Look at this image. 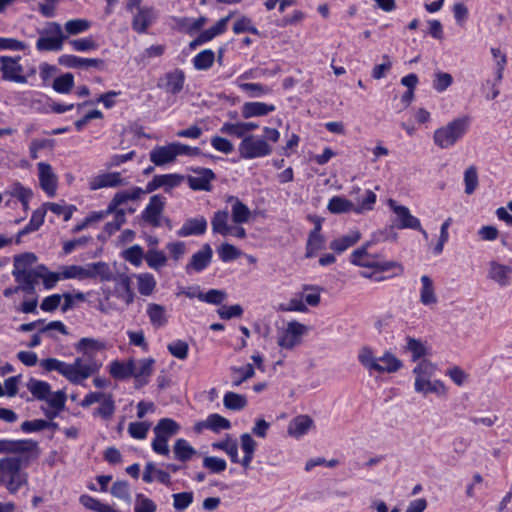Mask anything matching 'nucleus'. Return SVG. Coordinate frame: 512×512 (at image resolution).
Listing matches in <instances>:
<instances>
[{"label":"nucleus","mask_w":512,"mask_h":512,"mask_svg":"<svg viewBox=\"0 0 512 512\" xmlns=\"http://www.w3.org/2000/svg\"><path fill=\"white\" fill-rule=\"evenodd\" d=\"M102 344L93 338H81L75 345L77 352H83L82 357H77L73 363H66L56 358H46L40 361V366L47 372L56 371L65 377L72 384H82V382L95 373L101 367L94 356L87 353L88 349H100Z\"/></svg>","instance_id":"f257e3e1"},{"label":"nucleus","mask_w":512,"mask_h":512,"mask_svg":"<svg viewBox=\"0 0 512 512\" xmlns=\"http://www.w3.org/2000/svg\"><path fill=\"white\" fill-rule=\"evenodd\" d=\"M358 361L370 374L372 372L395 373L403 366L402 361L390 351H385L381 357L377 358L369 346L360 349Z\"/></svg>","instance_id":"f03ea898"},{"label":"nucleus","mask_w":512,"mask_h":512,"mask_svg":"<svg viewBox=\"0 0 512 512\" xmlns=\"http://www.w3.org/2000/svg\"><path fill=\"white\" fill-rule=\"evenodd\" d=\"M470 118L468 116L458 117L445 126L435 130L433 140L435 145L441 149L454 146L468 131Z\"/></svg>","instance_id":"7ed1b4c3"},{"label":"nucleus","mask_w":512,"mask_h":512,"mask_svg":"<svg viewBox=\"0 0 512 512\" xmlns=\"http://www.w3.org/2000/svg\"><path fill=\"white\" fill-rule=\"evenodd\" d=\"M22 461L18 457H7L0 460V480L7 490L14 494L27 483V474L21 471Z\"/></svg>","instance_id":"20e7f679"},{"label":"nucleus","mask_w":512,"mask_h":512,"mask_svg":"<svg viewBox=\"0 0 512 512\" xmlns=\"http://www.w3.org/2000/svg\"><path fill=\"white\" fill-rule=\"evenodd\" d=\"M39 38L36 41V49L39 52L61 51L67 40L62 26L58 22H48L45 27L38 30Z\"/></svg>","instance_id":"39448f33"},{"label":"nucleus","mask_w":512,"mask_h":512,"mask_svg":"<svg viewBox=\"0 0 512 512\" xmlns=\"http://www.w3.org/2000/svg\"><path fill=\"white\" fill-rule=\"evenodd\" d=\"M238 150L243 159L261 158L272 153V147L264 139L253 135L244 137Z\"/></svg>","instance_id":"423d86ee"},{"label":"nucleus","mask_w":512,"mask_h":512,"mask_svg":"<svg viewBox=\"0 0 512 512\" xmlns=\"http://www.w3.org/2000/svg\"><path fill=\"white\" fill-rule=\"evenodd\" d=\"M21 56H0V71L2 79L15 83H27V77L23 75L24 68L20 64Z\"/></svg>","instance_id":"0eeeda50"},{"label":"nucleus","mask_w":512,"mask_h":512,"mask_svg":"<svg viewBox=\"0 0 512 512\" xmlns=\"http://www.w3.org/2000/svg\"><path fill=\"white\" fill-rule=\"evenodd\" d=\"M307 330V326L300 322H288L287 327L279 336L277 343L283 349L292 350L294 347L301 344L302 337L306 334Z\"/></svg>","instance_id":"6e6552de"},{"label":"nucleus","mask_w":512,"mask_h":512,"mask_svg":"<svg viewBox=\"0 0 512 512\" xmlns=\"http://www.w3.org/2000/svg\"><path fill=\"white\" fill-rule=\"evenodd\" d=\"M166 205V198L161 194L153 195L141 212V220L152 227L161 226V216Z\"/></svg>","instance_id":"1a4fd4ad"},{"label":"nucleus","mask_w":512,"mask_h":512,"mask_svg":"<svg viewBox=\"0 0 512 512\" xmlns=\"http://www.w3.org/2000/svg\"><path fill=\"white\" fill-rule=\"evenodd\" d=\"M135 10L131 27L138 34H144L156 22L158 12L152 6H143Z\"/></svg>","instance_id":"9d476101"},{"label":"nucleus","mask_w":512,"mask_h":512,"mask_svg":"<svg viewBox=\"0 0 512 512\" xmlns=\"http://www.w3.org/2000/svg\"><path fill=\"white\" fill-rule=\"evenodd\" d=\"M0 453H31L37 458L39 455V446L38 442L32 439H0Z\"/></svg>","instance_id":"9b49d317"},{"label":"nucleus","mask_w":512,"mask_h":512,"mask_svg":"<svg viewBox=\"0 0 512 512\" xmlns=\"http://www.w3.org/2000/svg\"><path fill=\"white\" fill-rule=\"evenodd\" d=\"M12 275L22 292L26 295L36 294V285L42 276V272L39 271V266L35 269L25 271H12Z\"/></svg>","instance_id":"f8f14e48"},{"label":"nucleus","mask_w":512,"mask_h":512,"mask_svg":"<svg viewBox=\"0 0 512 512\" xmlns=\"http://www.w3.org/2000/svg\"><path fill=\"white\" fill-rule=\"evenodd\" d=\"M195 175H189L187 182L189 187L194 191H211V182L216 178L215 173L209 168H191Z\"/></svg>","instance_id":"ddd939ff"},{"label":"nucleus","mask_w":512,"mask_h":512,"mask_svg":"<svg viewBox=\"0 0 512 512\" xmlns=\"http://www.w3.org/2000/svg\"><path fill=\"white\" fill-rule=\"evenodd\" d=\"M212 257L213 250L210 244H204L200 250H198L191 256L190 261L186 264V273L192 274L193 272H202L210 265Z\"/></svg>","instance_id":"4468645a"},{"label":"nucleus","mask_w":512,"mask_h":512,"mask_svg":"<svg viewBox=\"0 0 512 512\" xmlns=\"http://www.w3.org/2000/svg\"><path fill=\"white\" fill-rule=\"evenodd\" d=\"M37 168L41 188L48 196H54L57 189V177L53 173L51 165L45 162H39Z\"/></svg>","instance_id":"2eb2a0df"},{"label":"nucleus","mask_w":512,"mask_h":512,"mask_svg":"<svg viewBox=\"0 0 512 512\" xmlns=\"http://www.w3.org/2000/svg\"><path fill=\"white\" fill-rule=\"evenodd\" d=\"M390 206L393 212L397 215V228L399 229H420V220L413 216L409 209L403 205H396L393 200H390Z\"/></svg>","instance_id":"dca6fc26"},{"label":"nucleus","mask_w":512,"mask_h":512,"mask_svg":"<svg viewBox=\"0 0 512 512\" xmlns=\"http://www.w3.org/2000/svg\"><path fill=\"white\" fill-rule=\"evenodd\" d=\"M207 220L204 216L188 218L176 232L179 237L203 235L207 230Z\"/></svg>","instance_id":"f3484780"},{"label":"nucleus","mask_w":512,"mask_h":512,"mask_svg":"<svg viewBox=\"0 0 512 512\" xmlns=\"http://www.w3.org/2000/svg\"><path fill=\"white\" fill-rule=\"evenodd\" d=\"M124 184L120 172L103 173L89 181V188L93 191L106 187H118Z\"/></svg>","instance_id":"a211bd4d"},{"label":"nucleus","mask_w":512,"mask_h":512,"mask_svg":"<svg viewBox=\"0 0 512 512\" xmlns=\"http://www.w3.org/2000/svg\"><path fill=\"white\" fill-rule=\"evenodd\" d=\"M370 246L371 242H366L360 248L354 250L350 256V262L356 266L375 269L378 258L368 253L367 250Z\"/></svg>","instance_id":"6ab92c4d"},{"label":"nucleus","mask_w":512,"mask_h":512,"mask_svg":"<svg viewBox=\"0 0 512 512\" xmlns=\"http://www.w3.org/2000/svg\"><path fill=\"white\" fill-rule=\"evenodd\" d=\"M142 196V188L141 187H132L129 190L118 191L111 201L108 203L109 211H119L121 208L119 206L127 203L128 201H136L140 199Z\"/></svg>","instance_id":"aec40b11"},{"label":"nucleus","mask_w":512,"mask_h":512,"mask_svg":"<svg viewBox=\"0 0 512 512\" xmlns=\"http://www.w3.org/2000/svg\"><path fill=\"white\" fill-rule=\"evenodd\" d=\"M512 268L507 265L500 264L496 261L489 263L488 276L501 287H506L511 282Z\"/></svg>","instance_id":"412c9836"},{"label":"nucleus","mask_w":512,"mask_h":512,"mask_svg":"<svg viewBox=\"0 0 512 512\" xmlns=\"http://www.w3.org/2000/svg\"><path fill=\"white\" fill-rule=\"evenodd\" d=\"M177 158L173 143L165 146H156L150 152V160L156 166H163Z\"/></svg>","instance_id":"4be33fe9"},{"label":"nucleus","mask_w":512,"mask_h":512,"mask_svg":"<svg viewBox=\"0 0 512 512\" xmlns=\"http://www.w3.org/2000/svg\"><path fill=\"white\" fill-rule=\"evenodd\" d=\"M321 222L319 219L315 221V227L310 231L307 244H306V257L312 258L316 255L317 251L324 248V237L321 235Z\"/></svg>","instance_id":"5701e85b"},{"label":"nucleus","mask_w":512,"mask_h":512,"mask_svg":"<svg viewBox=\"0 0 512 512\" xmlns=\"http://www.w3.org/2000/svg\"><path fill=\"white\" fill-rule=\"evenodd\" d=\"M276 107L273 104L264 102H245L242 105L241 113L243 118L249 119L252 117L266 116L275 111Z\"/></svg>","instance_id":"b1692460"},{"label":"nucleus","mask_w":512,"mask_h":512,"mask_svg":"<svg viewBox=\"0 0 512 512\" xmlns=\"http://www.w3.org/2000/svg\"><path fill=\"white\" fill-rule=\"evenodd\" d=\"M142 480L145 483H152L154 480H157L163 485H171L170 474L162 469H158L153 462L146 463L142 475Z\"/></svg>","instance_id":"393cba45"},{"label":"nucleus","mask_w":512,"mask_h":512,"mask_svg":"<svg viewBox=\"0 0 512 512\" xmlns=\"http://www.w3.org/2000/svg\"><path fill=\"white\" fill-rule=\"evenodd\" d=\"M240 446L244 455L243 458L240 459L239 464H241L245 470H248L257 449V442L252 438L251 434L243 433L240 436Z\"/></svg>","instance_id":"a878e982"},{"label":"nucleus","mask_w":512,"mask_h":512,"mask_svg":"<svg viewBox=\"0 0 512 512\" xmlns=\"http://www.w3.org/2000/svg\"><path fill=\"white\" fill-rule=\"evenodd\" d=\"M313 423L310 416L298 415L290 421L287 432L292 437L300 438L310 430Z\"/></svg>","instance_id":"bb28decb"},{"label":"nucleus","mask_w":512,"mask_h":512,"mask_svg":"<svg viewBox=\"0 0 512 512\" xmlns=\"http://www.w3.org/2000/svg\"><path fill=\"white\" fill-rule=\"evenodd\" d=\"M165 81V90L168 93L177 95L184 87L185 73L183 70L176 68L165 74Z\"/></svg>","instance_id":"cd10ccee"},{"label":"nucleus","mask_w":512,"mask_h":512,"mask_svg":"<svg viewBox=\"0 0 512 512\" xmlns=\"http://www.w3.org/2000/svg\"><path fill=\"white\" fill-rule=\"evenodd\" d=\"M228 202L232 204L231 215L233 222L235 224L247 223L251 216V211L248 206L234 196H230Z\"/></svg>","instance_id":"c85d7f7f"},{"label":"nucleus","mask_w":512,"mask_h":512,"mask_svg":"<svg viewBox=\"0 0 512 512\" xmlns=\"http://www.w3.org/2000/svg\"><path fill=\"white\" fill-rule=\"evenodd\" d=\"M229 212L227 210H218L213 214L211 219L212 231L214 234H220L224 237L232 233L231 225H229Z\"/></svg>","instance_id":"c756f323"},{"label":"nucleus","mask_w":512,"mask_h":512,"mask_svg":"<svg viewBox=\"0 0 512 512\" xmlns=\"http://www.w3.org/2000/svg\"><path fill=\"white\" fill-rule=\"evenodd\" d=\"M361 238V233L358 230H353L347 235H343L339 238L334 239L330 243V249L341 254L353 245H355Z\"/></svg>","instance_id":"7c9ffc66"},{"label":"nucleus","mask_w":512,"mask_h":512,"mask_svg":"<svg viewBox=\"0 0 512 512\" xmlns=\"http://www.w3.org/2000/svg\"><path fill=\"white\" fill-rule=\"evenodd\" d=\"M415 390L416 392L428 394L435 393L437 395H444L446 393V387L440 380L430 381V378H416L415 379Z\"/></svg>","instance_id":"2f4dec72"},{"label":"nucleus","mask_w":512,"mask_h":512,"mask_svg":"<svg viewBox=\"0 0 512 512\" xmlns=\"http://www.w3.org/2000/svg\"><path fill=\"white\" fill-rule=\"evenodd\" d=\"M180 430L179 424L171 418H162L158 421L153 431L158 437H164L169 441Z\"/></svg>","instance_id":"473e14b6"},{"label":"nucleus","mask_w":512,"mask_h":512,"mask_svg":"<svg viewBox=\"0 0 512 512\" xmlns=\"http://www.w3.org/2000/svg\"><path fill=\"white\" fill-rule=\"evenodd\" d=\"M146 312L149 317L150 323L154 328L158 329L164 327L167 324L168 319L164 306L156 303H150L147 306Z\"/></svg>","instance_id":"72a5a7b5"},{"label":"nucleus","mask_w":512,"mask_h":512,"mask_svg":"<svg viewBox=\"0 0 512 512\" xmlns=\"http://www.w3.org/2000/svg\"><path fill=\"white\" fill-rule=\"evenodd\" d=\"M175 22L180 30L184 31L189 35H193L194 33L202 29V27L207 22V18L204 16H200L197 19H191L189 17H180L176 18Z\"/></svg>","instance_id":"f704fd0d"},{"label":"nucleus","mask_w":512,"mask_h":512,"mask_svg":"<svg viewBox=\"0 0 512 512\" xmlns=\"http://www.w3.org/2000/svg\"><path fill=\"white\" fill-rule=\"evenodd\" d=\"M173 452L175 459L181 462H187L197 454V451L192 447L189 442L183 438H179L175 441L173 446Z\"/></svg>","instance_id":"c9c22d12"},{"label":"nucleus","mask_w":512,"mask_h":512,"mask_svg":"<svg viewBox=\"0 0 512 512\" xmlns=\"http://www.w3.org/2000/svg\"><path fill=\"white\" fill-rule=\"evenodd\" d=\"M212 448L224 451L229 456L231 462H240L237 441L232 439L229 435L222 441L212 443Z\"/></svg>","instance_id":"e433bc0d"},{"label":"nucleus","mask_w":512,"mask_h":512,"mask_svg":"<svg viewBox=\"0 0 512 512\" xmlns=\"http://www.w3.org/2000/svg\"><path fill=\"white\" fill-rule=\"evenodd\" d=\"M109 372L115 379L124 380L132 377L134 374V361L130 360L127 363L115 360L111 362Z\"/></svg>","instance_id":"4c0bfd02"},{"label":"nucleus","mask_w":512,"mask_h":512,"mask_svg":"<svg viewBox=\"0 0 512 512\" xmlns=\"http://www.w3.org/2000/svg\"><path fill=\"white\" fill-rule=\"evenodd\" d=\"M421 283H422V287L420 290L421 303L426 306L437 303V296L435 294V289H434L432 279L427 275H423L421 277Z\"/></svg>","instance_id":"58836bf2"},{"label":"nucleus","mask_w":512,"mask_h":512,"mask_svg":"<svg viewBox=\"0 0 512 512\" xmlns=\"http://www.w3.org/2000/svg\"><path fill=\"white\" fill-rule=\"evenodd\" d=\"M27 389L38 400H46L51 394L50 384L35 378L29 379L27 382Z\"/></svg>","instance_id":"ea45409f"},{"label":"nucleus","mask_w":512,"mask_h":512,"mask_svg":"<svg viewBox=\"0 0 512 512\" xmlns=\"http://www.w3.org/2000/svg\"><path fill=\"white\" fill-rule=\"evenodd\" d=\"M230 371L233 387L240 386L243 382L247 381L255 375V369L252 364H246L243 367L232 366Z\"/></svg>","instance_id":"a19ab883"},{"label":"nucleus","mask_w":512,"mask_h":512,"mask_svg":"<svg viewBox=\"0 0 512 512\" xmlns=\"http://www.w3.org/2000/svg\"><path fill=\"white\" fill-rule=\"evenodd\" d=\"M88 272L91 274L88 276L89 279L99 277L101 281H111L113 280V273L109 267V265L105 262H96L88 264L87 266Z\"/></svg>","instance_id":"79ce46f5"},{"label":"nucleus","mask_w":512,"mask_h":512,"mask_svg":"<svg viewBox=\"0 0 512 512\" xmlns=\"http://www.w3.org/2000/svg\"><path fill=\"white\" fill-rule=\"evenodd\" d=\"M215 61V53L211 49H205L196 54L192 60L193 66L198 71L210 69Z\"/></svg>","instance_id":"37998d69"},{"label":"nucleus","mask_w":512,"mask_h":512,"mask_svg":"<svg viewBox=\"0 0 512 512\" xmlns=\"http://www.w3.org/2000/svg\"><path fill=\"white\" fill-rule=\"evenodd\" d=\"M185 180V176L177 173L157 175L159 188L169 193L173 188L180 186Z\"/></svg>","instance_id":"c03bdc74"},{"label":"nucleus","mask_w":512,"mask_h":512,"mask_svg":"<svg viewBox=\"0 0 512 512\" xmlns=\"http://www.w3.org/2000/svg\"><path fill=\"white\" fill-rule=\"evenodd\" d=\"M90 27L91 22L87 19H71L64 24V33L68 38L86 32Z\"/></svg>","instance_id":"a18cd8bd"},{"label":"nucleus","mask_w":512,"mask_h":512,"mask_svg":"<svg viewBox=\"0 0 512 512\" xmlns=\"http://www.w3.org/2000/svg\"><path fill=\"white\" fill-rule=\"evenodd\" d=\"M247 398L242 394L235 392H227L223 397L225 408L232 411H240L247 406Z\"/></svg>","instance_id":"49530a36"},{"label":"nucleus","mask_w":512,"mask_h":512,"mask_svg":"<svg viewBox=\"0 0 512 512\" xmlns=\"http://www.w3.org/2000/svg\"><path fill=\"white\" fill-rule=\"evenodd\" d=\"M327 208L331 213L340 214L350 211L354 212L355 204L343 197L334 196L329 200Z\"/></svg>","instance_id":"de8ad7c7"},{"label":"nucleus","mask_w":512,"mask_h":512,"mask_svg":"<svg viewBox=\"0 0 512 512\" xmlns=\"http://www.w3.org/2000/svg\"><path fill=\"white\" fill-rule=\"evenodd\" d=\"M203 425L206 429L213 432H220L221 430H228L231 428L230 421L217 413L210 414L204 421Z\"/></svg>","instance_id":"09e8293b"},{"label":"nucleus","mask_w":512,"mask_h":512,"mask_svg":"<svg viewBox=\"0 0 512 512\" xmlns=\"http://www.w3.org/2000/svg\"><path fill=\"white\" fill-rule=\"evenodd\" d=\"M60 275L62 279H88V276L91 274L88 272L87 267H83L80 265H69L63 266L60 271Z\"/></svg>","instance_id":"8fccbe9b"},{"label":"nucleus","mask_w":512,"mask_h":512,"mask_svg":"<svg viewBox=\"0 0 512 512\" xmlns=\"http://www.w3.org/2000/svg\"><path fill=\"white\" fill-rule=\"evenodd\" d=\"M37 261V256L32 252H26L20 255H16L13 261L12 271H25L33 269L32 265Z\"/></svg>","instance_id":"3c124183"},{"label":"nucleus","mask_w":512,"mask_h":512,"mask_svg":"<svg viewBox=\"0 0 512 512\" xmlns=\"http://www.w3.org/2000/svg\"><path fill=\"white\" fill-rule=\"evenodd\" d=\"M377 196L372 190H366L364 195L358 199L357 205H355L354 212L362 214L366 211H371L376 203Z\"/></svg>","instance_id":"603ef678"},{"label":"nucleus","mask_w":512,"mask_h":512,"mask_svg":"<svg viewBox=\"0 0 512 512\" xmlns=\"http://www.w3.org/2000/svg\"><path fill=\"white\" fill-rule=\"evenodd\" d=\"M46 215V208L36 209L30 218L29 223L22 229V234H29L31 232L37 231L44 223Z\"/></svg>","instance_id":"864d4df0"},{"label":"nucleus","mask_w":512,"mask_h":512,"mask_svg":"<svg viewBox=\"0 0 512 512\" xmlns=\"http://www.w3.org/2000/svg\"><path fill=\"white\" fill-rule=\"evenodd\" d=\"M53 89L61 94L69 93L74 87V76L71 73H65L57 77L52 85Z\"/></svg>","instance_id":"5fc2aeb1"},{"label":"nucleus","mask_w":512,"mask_h":512,"mask_svg":"<svg viewBox=\"0 0 512 512\" xmlns=\"http://www.w3.org/2000/svg\"><path fill=\"white\" fill-rule=\"evenodd\" d=\"M110 493L127 503L131 502L130 486L127 481H116L112 484Z\"/></svg>","instance_id":"6e6d98bb"},{"label":"nucleus","mask_w":512,"mask_h":512,"mask_svg":"<svg viewBox=\"0 0 512 512\" xmlns=\"http://www.w3.org/2000/svg\"><path fill=\"white\" fill-rule=\"evenodd\" d=\"M238 86L250 97H261L271 92V88L261 83H239Z\"/></svg>","instance_id":"4d7b16f0"},{"label":"nucleus","mask_w":512,"mask_h":512,"mask_svg":"<svg viewBox=\"0 0 512 512\" xmlns=\"http://www.w3.org/2000/svg\"><path fill=\"white\" fill-rule=\"evenodd\" d=\"M145 260L148 266L155 270L162 268L167 262L166 255L162 251L155 249L147 252Z\"/></svg>","instance_id":"13d9d810"},{"label":"nucleus","mask_w":512,"mask_h":512,"mask_svg":"<svg viewBox=\"0 0 512 512\" xmlns=\"http://www.w3.org/2000/svg\"><path fill=\"white\" fill-rule=\"evenodd\" d=\"M114 214V219L111 222H107L104 226V231L109 235H113L115 232L119 231L121 226L126 222V211L124 209H120L119 211L112 212Z\"/></svg>","instance_id":"bf43d9fd"},{"label":"nucleus","mask_w":512,"mask_h":512,"mask_svg":"<svg viewBox=\"0 0 512 512\" xmlns=\"http://www.w3.org/2000/svg\"><path fill=\"white\" fill-rule=\"evenodd\" d=\"M167 349L177 359L185 360L188 357L189 346L184 340H175L169 343Z\"/></svg>","instance_id":"052dcab7"},{"label":"nucleus","mask_w":512,"mask_h":512,"mask_svg":"<svg viewBox=\"0 0 512 512\" xmlns=\"http://www.w3.org/2000/svg\"><path fill=\"white\" fill-rule=\"evenodd\" d=\"M197 298L200 301H203V302H206L209 304L219 305L225 300L226 293L222 290L210 289L206 293L198 292Z\"/></svg>","instance_id":"680f3d73"},{"label":"nucleus","mask_w":512,"mask_h":512,"mask_svg":"<svg viewBox=\"0 0 512 512\" xmlns=\"http://www.w3.org/2000/svg\"><path fill=\"white\" fill-rule=\"evenodd\" d=\"M156 503L142 493L136 494L134 512H156Z\"/></svg>","instance_id":"e2e57ef3"},{"label":"nucleus","mask_w":512,"mask_h":512,"mask_svg":"<svg viewBox=\"0 0 512 512\" xmlns=\"http://www.w3.org/2000/svg\"><path fill=\"white\" fill-rule=\"evenodd\" d=\"M406 341V350L412 353L413 361H416L426 355L427 349L420 340L412 337H407Z\"/></svg>","instance_id":"0e129e2a"},{"label":"nucleus","mask_w":512,"mask_h":512,"mask_svg":"<svg viewBox=\"0 0 512 512\" xmlns=\"http://www.w3.org/2000/svg\"><path fill=\"white\" fill-rule=\"evenodd\" d=\"M203 467L211 473L219 474L226 470L227 463L223 458L206 456L203 459Z\"/></svg>","instance_id":"69168bd1"},{"label":"nucleus","mask_w":512,"mask_h":512,"mask_svg":"<svg viewBox=\"0 0 512 512\" xmlns=\"http://www.w3.org/2000/svg\"><path fill=\"white\" fill-rule=\"evenodd\" d=\"M233 32L235 34H241L246 32L254 35L260 34L259 30L252 24V20L246 16H242L234 23Z\"/></svg>","instance_id":"338daca9"},{"label":"nucleus","mask_w":512,"mask_h":512,"mask_svg":"<svg viewBox=\"0 0 512 512\" xmlns=\"http://www.w3.org/2000/svg\"><path fill=\"white\" fill-rule=\"evenodd\" d=\"M219 258L223 262H230L237 259L241 252L232 244L223 243L217 249Z\"/></svg>","instance_id":"774afa93"}]
</instances>
